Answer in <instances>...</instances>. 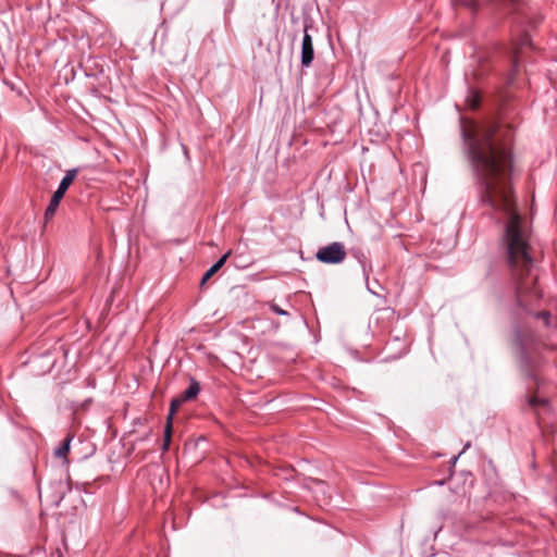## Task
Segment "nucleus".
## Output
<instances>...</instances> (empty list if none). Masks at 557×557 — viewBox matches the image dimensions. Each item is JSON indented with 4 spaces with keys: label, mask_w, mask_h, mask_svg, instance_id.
<instances>
[{
    "label": "nucleus",
    "mask_w": 557,
    "mask_h": 557,
    "mask_svg": "<svg viewBox=\"0 0 557 557\" xmlns=\"http://www.w3.org/2000/svg\"><path fill=\"white\" fill-rule=\"evenodd\" d=\"M270 308H271L275 313H277V314H280V315H287V314H288V313H287V311H285V310L281 309V308H280L277 305H275V304H271V305H270Z\"/></svg>",
    "instance_id": "14"
},
{
    "label": "nucleus",
    "mask_w": 557,
    "mask_h": 557,
    "mask_svg": "<svg viewBox=\"0 0 557 557\" xmlns=\"http://www.w3.org/2000/svg\"><path fill=\"white\" fill-rule=\"evenodd\" d=\"M184 403V400L182 399V397H178V398H175L171 401V407H170V412H169V416L168 417H171V419L173 418V414L175 413V411L181 407V405Z\"/></svg>",
    "instance_id": "9"
},
{
    "label": "nucleus",
    "mask_w": 557,
    "mask_h": 557,
    "mask_svg": "<svg viewBox=\"0 0 557 557\" xmlns=\"http://www.w3.org/2000/svg\"><path fill=\"white\" fill-rule=\"evenodd\" d=\"M521 45H522V46L529 45V37H528V36H524V37L522 38Z\"/></svg>",
    "instance_id": "16"
},
{
    "label": "nucleus",
    "mask_w": 557,
    "mask_h": 557,
    "mask_svg": "<svg viewBox=\"0 0 557 557\" xmlns=\"http://www.w3.org/2000/svg\"><path fill=\"white\" fill-rule=\"evenodd\" d=\"M171 437H172V422H171V417H168L166 425H165V430H164L163 445H162V449L164 451L169 449V446L171 443Z\"/></svg>",
    "instance_id": "7"
},
{
    "label": "nucleus",
    "mask_w": 557,
    "mask_h": 557,
    "mask_svg": "<svg viewBox=\"0 0 557 557\" xmlns=\"http://www.w3.org/2000/svg\"><path fill=\"white\" fill-rule=\"evenodd\" d=\"M530 405H531L532 407H536V406H539V405L546 406V405H547V400H546V399L539 398L537 396H534V397H531V398H530Z\"/></svg>",
    "instance_id": "12"
},
{
    "label": "nucleus",
    "mask_w": 557,
    "mask_h": 557,
    "mask_svg": "<svg viewBox=\"0 0 557 557\" xmlns=\"http://www.w3.org/2000/svg\"><path fill=\"white\" fill-rule=\"evenodd\" d=\"M199 391H200L199 384L197 382L193 381L190 383V385L188 386V388L181 395V397L184 401L193 399L198 395Z\"/></svg>",
    "instance_id": "6"
},
{
    "label": "nucleus",
    "mask_w": 557,
    "mask_h": 557,
    "mask_svg": "<svg viewBox=\"0 0 557 557\" xmlns=\"http://www.w3.org/2000/svg\"><path fill=\"white\" fill-rule=\"evenodd\" d=\"M494 125L469 122L462 127L468 157L479 180L480 201L496 222H504L503 245L513 274L518 278V294L529 292L524 276L533 265L531 227L519 213L511 189V154L492 141Z\"/></svg>",
    "instance_id": "1"
},
{
    "label": "nucleus",
    "mask_w": 557,
    "mask_h": 557,
    "mask_svg": "<svg viewBox=\"0 0 557 557\" xmlns=\"http://www.w3.org/2000/svg\"><path fill=\"white\" fill-rule=\"evenodd\" d=\"M73 436L69 435L62 442V444L55 448L54 450V457L61 460V465L66 467L69 465L67 455L70 453L71 442Z\"/></svg>",
    "instance_id": "5"
},
{
    "label": "nucleus",
    "mask_w": 557,
    "mask_h": 557,
    "mask_svg": "<svg viewBox=\"0 0 557 557\" xmlns=\"http://www.w3.org/2000/svg\"><path fill=\"white\" fill-rule=\"evenodd\" d=\"M76 174H77V171L75 169L73 170H69L66 172V174L64 175V177L62 178L58 189L54 191V194L52 195V198L46 209V212H45V219L46 220H49L51 219L60 202H61V199L63 198L65 191L67 190V188L70 187V185L72 184V182L74 181V178L76 177Z\"/></svg>",
    "instance_id": "2"
},
{
    "label": "nucleus",
    "mask_w": 557,
    "mask_h": 557,
    "mask_svg": "<svg viewBox=\"0 0 557 557\" xmlns=\"http://www.w3.org/2000/svg\"><path fill=\"white\" fill-rule=\"evenodd\" d=\"M231 251H227L225 255H223L211 268L218 272L226 262L227 258L230 257Z\"/></svg>",
    "instance_id": "10"
},
{
    "label": "nucleus",
    "mask_w": 557,
    "mask_h": 557,
    "mask_svg": "<svg viewBox=\"0 0 557 557\" xmlns=\"http://www.w3.org/2000/svg\"><path fill=\"white\" fill-rule=\"evenodd\" d=\"M231 251H227L225 255H223L211 268L218 272L226 262L227 258L230 257Z\"/></svg>",
    "instance_id": "11"
},
{
    "label": "nucleus",
    "mask_w": 557,
    "mask_h": 557,
    "mask_svg": "<svg viewBox=\"0 0 557 557\" xmlns=\"http://www.w3.org/2000/svg\"><path fill=\"white\" fill-rule=\"evenodd\" d=\"M518 63H519V55H518V52L516 51L515 57H513V65L517 66Z\"/></svg>",
    "instance_id": "15"
},
{
    "label": "nucleus",
    "mask_w": 557,
    "mask_h": 557,
    "mask_svg": "<svg viewBox=\"0 0 557 557\" xmlns=\"http://www.w3.org/2000/svg\"><path fill=\"white\" fill-rule=\"evenodd\" d=\"M346 255L345 246L342 243L334 242L321 247L315 257L322 263L336 264L343 262Z\"/></svg>",
    "instance_id": "3"
},
{
    "label": "nucleus",
    "mask_w": 557,
    "mask_h": 557,
    "mask_svg": "<svg viewBox=\"0 0 557 557\" xmlns=\"http://www.w3.org/2000/svg\"><path fill=\"white\" fill-rule=\"evenodd\" d=\"M480 97L478 92L470 91L469 96L467 97V104L471 109H475L479 106Z\"/></svg>",
    "instance_id": "8"
},
{
    "label": "nucleus",
    "mask_w": 557,
    "mask_h": 557,
    "mask_svg": "<svg viewBox=\"0 0 557 557\" xmlns=\"http://www.w3.org/2000/svg\"><path fill=\"white\" fill-rule=\"evenodd\" d=\"M215 273H216V272H215L212 268H210L209 270H207V272L203 274V276H202V278H201V282H200V283H201V285L206 284V282H207V281H209V280H210V277H211L212 275H214Z\"/></svg>",
    "instance_id": "13"
},
{
    "label": "nucleus",
    "mask_w": 557,
    "mask_h": 557,
    "mask_svg": "<svg viewBox=\"0 0 557 557\" xmlns=\"http://www.w3.org/2000/svg\"><path fill=\"white\" fill-rule=\"evenodd\" d=\"M314 58L313 42L311 36L305 30L301 44V65L309 66Z\"/></svg>",
    "instance_id": "4"
}]
</instances>
